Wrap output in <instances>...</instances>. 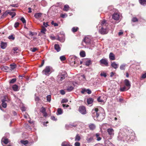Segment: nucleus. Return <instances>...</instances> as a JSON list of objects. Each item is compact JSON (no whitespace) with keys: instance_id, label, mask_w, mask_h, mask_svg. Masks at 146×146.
Segmentation results:
<instances>
[{"instance_id":"20e7f679","label":"nucleus","mask_w":146,"mask_h":146,"mask_svg":"<svg viewBox=\"0 0 146 146\" xmlns=\"http://www.w3.org/2000/svg\"><path fill=\"white\" fill-rule=\"evenodd\" d=\"M66 76V73L64 72H62L60 73L57 76V81L59 83H61L62 81L64 79Z\"/></svg>"},{"instance_id":"e2e57ef3","label":"nucleus","mask_w":146,"mask_h":146,"mask_svg":"<svg viewBox=\"0 0 146 146\" xmlns=\"http://www.w3.org/2000/svg\"><path fill=\"white\" fill-rule=\"evenodd\" d=\"M19 23L18 22L16 23L14 25V27L15 28H17L19 27Z\"/></svg>"},{"instance_id":"e433bc0d","label":"nucleus","mask_w":146,"mask_h":146,"mask_svg":"<svg viewBox=\"0 0 146 146\" xmlns=\"http://www.w3.org/2000/svg\"><path fill=\"white\" fill-rule=\"evenodd\" d=\"M100 134L97 133L96 134V136L97 138V140L98 141H100L101 139V138L100 137Z\"/></svg>"},{"instance_id":"bf43d9fd","label":"nucleus","mask_w":146,"mask_h":146,"mask_svg":"<svg viewBox=\"0 0 146 146\" xmlns=\"http://www.w3.org/2000/svg\"><path fill=\"white\" fill-rule=\"evenodd\" d=\"M9 38L10 39H11L13 40L15 39V37L13 35H11L9 36Z\"/></svg>"},{"instance_id":"864d4df0","label":"nucleus","mask_w":146,"mask_h":146,"mask_svg":"<svg viewBox=\"0 0 146 146\" xmlns=\"http://www.w3.org/2000/svg\"><path fill=\"white\" fill-rule=\"evenodd\" d=\"M132 21L134 22H136L138 21V19L135 17H133L132 19Z\"/></svg>"},{"instance_id":"680f3d73","label":"nucleus","mask_w":146,"mask_h":146,"mask_svg":"<svg viewBox=\"0 0 146 146\" xmlns=\"http://www.w3.org/2000/svg\"><path fill=\"white\" fill-rule=\"evenodd\" d=\"M51 23L52 25H53L54 26H57L58 25L57 23H54L53 21H52Z\"/></svg>"},{"instance_id":"4468645a","label":"nucleus","mask_w":146,"mask_h":146,"mask_svg":"<svg viewBox=\"0 0 146 146\" xmlns=\"http://www.w3.org/2000/svg\"><path fill=\"white\" fill-rule=\"evenodd\" d=\"M9 142V140L8 139L5 138V137H3L2 139L1 140V143L3 144V143L5 144H7Z\"/></svg>"},{"instance_id":"a211bd4d","label":"nucleus","mask_w":146,"mask_h":146,"mask_svg":"<svg viewBox=\"0 0 146 146\" xmlns=\"http://www.w3.org/2000/svg\"><path fill=\"white\" fill-rule=\"evenodd\" d=\"M109 57L110 59L111 60H114L115 59L114 54L112 52L110 53Z\"/></svg>"},{"instance_id":"6e6552de","label":"nucleus","mask_w":146,"mask_h":146,"mask_svg":"<svg viewBox=\"0 0 146 146\" xmlns=\"http://www.w3.org/2000/svg\"><path fill=\"white\" fill-rule=\"evenodd\" d=\"M100 62L101 65H102L103 64H104L106 66H108V60L106 58L102 59L100 61Z\"/></svg>"},{"instance_id":"f3484780","label":"nucleus","mask_w":146,"mask_h":146,"mask_svg":"<svg viewBox=\"0 0 146 146\" xmlns=\"http://www.w3.org/2000/svg\"><path fill=\"white\" fill-rule=\"evenodd\" d=\"M42 13H37L35 14L34 17L36 19H39L41 16Z\"/></svg>"},{"instance_id":"cd10ccee","label":"nucleus","mask_w":146,"mask_h":146,"mask_svg":"<svg viewBox=\"0 0 146 146\" xmlns=\"http://www.w3.org/2000/svg\"><path fill=\"white\" fill-rule=\"evenodd\" d=\"M126 66V64H121L120 66V69L121 70H124L125 69V67Z\"/></svg>"},{"instance_id":"4c0bfd02","label":"nucleus","mask_w":146,"mask_h":146,"mask_svg":"<svg viewBox=\"0 0 146 146\" xmlns=\"http://www.w3.org/2000/svg\"><path fill=\"white\" fill-rule=\"evenodd\" d=\"M7 96H4L3 98H2L1 101L2 102H5L7 101Z\"/></svg>"},{"instance_id":"412c9836","label":"nucleus","mask_w":146,"mask_h":146,"mask_svg":"<svg viewBox=\"0 0 146 146\" xmlns=\"http://www.w3.org/2000/svg\"><path fill=\"white\" fill-rule=\"evenodd\" d=\"M129 88H127V86H124L123 87L121 88L120 89V91L121 92H123L127 91L129 90Z\"/></svg>"},{"instance_id":"69168bd1","label":"nucleus","mask_w":146,"mask_h":146,"mask_svg":"<svg viewBox=\"0 0 146 146\" xmlns=\"http://www.w3.org/2000/svg\"><path fill=\"white\" fill-rule=\"evenodd\" d=\"M35 100L36 101H38L40 99L38 96H36V94H35Z\"/></svg>"},{"instance_id":"052dcab7","label":"nucleus","mask_w":146,"mask_h":146,"mask_svg":"<svg viewBox=\"0 0 146 146\" xmlns=\"http://www.w3.org/2000/svg\"><path fill=\"white\" fill-rule=\"evenodd\" d=\"M86 92L88 94H91L92 93L91 91L89 89H86Z\"/></svg>"},{"instance_id":"72a5a7b5","label":"nucleus","mask_w":146,"mask_h":146,"mask_svg":"<svg viewBox=\"0 0 146 146\" xmlns=\"http://www.w3.org/2000/svg\"><path fill=\"white\" fill-rule=\"evenodd\" d=\"M87 103L88 104H92L93 102V100L92 98H89L87 99Z\"/></svg>"},{"instance_id":"58836bf2","label":"nucleus","mask_w":146,"mask_h":146,"mask_svg":"<svg viewBox=\"0 0 146 146\" xmlns=\"http://www.w3.org/2000/svg\"><path fill=\"white\" fill-rule=\"evenodd\" d=\"M78 29V27H74L72 28V31L74 33L76 32Z\"/></svg>"},{"instance_id":"9b49d317","label":"nucleus","mask_w":146,"mask_h":146,"mask_svg":"<svg viewBox=\"0 0 146 146\" xmlns=\"http://www.w3.org/2000/svg\"><path fill=\"white\" fill-rule=\"evenodd\" d=\"M120 18V15L119 14L117 13H114L112 15V18L116 20H118Z\"/></svg>"},{"instance_id":"a878e982","label":"nucleus","mask_w":146,"mask_h":146,"mask_svg":"<svg viewBox=\"0 0 146 146\" xmlns=\"http://www.w3.org/2000/svg\"><path fill=\"white\" fill-rule=\"evenodd\" d=\"M7 46V44L6 43L2 42L1 44V47L3 49H5Z\"/></svg>"},{"instance_id":"338daca9","label":"nucleus","mask_w":146,"mask_h":146,"mask_svg":"<svg viewBox=\"0 0 146 146\" xmlns=\"http://www.w3.org/2000/svg\"><path fill=\"white\" fill-rule=\"evenodd\" d=\"M80 143L79 142H76L74 144L75 146H80Z\"/></svg>"},{"instance_id":"3c124183","label":"nucleus","mask_w":146,"mask_h":146,"mask_svg":"<svg viewBox=\"0 0 146 146\" xmlns=\"http://www.w3.org/2000/svg\"><path fill=\"white\" fill-rule=\"evenodd\" d=\"M2 105L3 107L4 108H5L7 107V104L5 102H2Z\"/></svg>"},{"instance_id":"c9c22d12","label":"nucleus","mask_w":146,"mask_h":146,"mask_svg":"<svg viewBox=\"0 0 146 146\" xmlns=\"http://www.w3.org/2000/svg\"><path fill=\"white\" fill-rule=\"evenodd\" d=\"M21 143L22 144L24 145H28L29 144V142L28 141H23V140H21Z\"/></svg>"},{"instance_id":"5fc2aeb1","label":"nucleus","mask_w":146,"mask_h":146,"mask_svg":"<svg viewBox=\"0 0 146 146\" xmlns=\"http://www.w3.org/2000/svg\"><path fill=\"white\" fill-rule=\"evenodd\" d=\"M100 75L102 76H104L105 77H106L107 76L106 73H105L104 72L101 73L100 74Z\"/></svg>"},{"instance_id":"4d7b16f0","label":"nucleus","mask_w":146,"mask_h":146,"mask_svg":"<svg viewBox=\"0 0 146 146\" xmlns=\"http://www.w3.org/2000/svg\"><path fill=\"white\" fill-rule=\"evenodd\" d=\"M90 62L91 61L90 60L86 61V65L87 66H89L90 64Z\"/></svg>"},{"instance_id":"0e129e2a","label":"nucleus","mask_w":146,"mask_h":146,"mask_svg":"<svg viewBox=\"0 0 146 146\" xmlns=\"http://www.w3.org/2000/svg\"><path fill=\"white\" fill-rule=\"evenodd\" d=\"M11 6L13 7H18V5L17 4H13L10 5Z\"/></svg>"},{"instance_id":"09e8293b","label":"nucleus","mask_w":146,"mask_h":146,"mask_svg":"<svg viewBox=\"0 0 146 146\" xmlns=\"http://www.w3.org/2000/svg\"><path fill=\"white\" fill-rule=\"evenodd\" d=\"M86 89L84 88H82L81 91V93L82 94H85V93L86 92Z\"/></svg>"},{"instance_id":"4be33fe9","label":"nucleus","mask_w":146,"mask_h":146,"mask_svg":"<svg viewBox=\"0 0 146 146\" xmlns=\"http://www.w3.org/2000/svg\"><path fill=\"white\" fill-rule=\"evenodd\" d=\"M62 146H72L69 142L64 141L62 144Z\"/></svg>"},{"instance_id":"f257e3e1","label":"nucleus","mask_w":146,"mask_h":146,"mask_svg":"<svg viewBox=\"0 0 146 146\" xmlns=\"http://www.w3.org/2000/svg\"><path fill=\"white\" fill-rule=\"evenodd\" d=\"M92 116L99 121H102L105 117V114L104 112H100L97 108H95L92 110Z\"/></svg>"},{"instance_id":"393cba45","label":"nucleus","mask_w":146,"mask_h":146,"mask_svg":"<svg viewBox=\"0 0 146 146\" xmlns=\"http://www.w3.org/2000/svg\"><path fill=\"white\" fill-rule=\"evenodd\" d=\"M6 13H7L9 14L11 16V17L12 18L13 17L16 15V13L14 12H8L6 11Z\"/></svg>"},{"instance_id":"f8f14e48","label":"nucleus","mask_w":146,"mask_h":146,"mask_svg":"<svg viewBox=\"0 0 146 146\" xmlns=\"http://www.w3.org/2000/svg\"><path fill=\"white\" fill-rule=\"evenodd\" d=\"M107 131L108 134L110 135L111 136L113 135L114 134V130L112 128H108L107 129Z\"/></svg>"},{"instance_id":"c03bdc74","label":"nucleus","mask_w":146,"mask_h":146,"mask_svg":"<svg viewBox=\"0 0 146 146\" xmlns=\"http://www.w3.org/2000/svg\"><path fill=\"white\" fill-rule=\"evenodd\" d=\"M16 80V78H13L10 81L9 83L11 84H13L15 82Z\"/></svg>"},{"instance_id":"1a4fd4ad","label":"nucleus","mask_w":146,"mask_h":146,"mask_svg":"<svg viewBox=\"0 0 146 146\" xmlns=\"http://www.w3.org/2000/svg\"><path fill=\"white\" fill-rule=\"evenodd\" d=\"M79 111L82 114H84L86 113V110L85 108L83 106H81L79 107Z\"/></svg>"},{"instance_id":"79ce46f5","label":"nucleus","mask_w":146,"mask_h":146,"mask_svg":"<svg viewBox=\"0 0 146 146\" xmlns=\"http://www.w3.org/2000/svg\"><path fill=\"white\" fill-rule=\"evenodd\" d=\"M47 100V101L50 102L51 100V96L50 95H48L46 96Z\"/></svg>"},{"instance_id":"774afa93","label":"nucleus","mask_w":146,"mask_h":146,"mask_svg":"<svg viewBox=\"0 0 146 146\" xmlns=\"http://www.w3.org/2000/svg\"><path fill=\"white\" fill-rule=\"evenodd\" d=\"M142 78H146V72L142 75Z\"/></svg>"},{"instance_id":"b1692460","label":"nucleus","mask_w":146,"mask_h":146,"mask_svg":"<svg viewBox=\"0 0 146 146\" xmlns=\"http://www.w3.org/2000/svg\"><path fill=\"white\" fill-rule=\"evenodd\" d=\"M111 65L112 67L115 69L117 68L118 66V65L115 62L111 63Z\"/></svg>"},{"instance_id":"c756f323","label":"nucleus","mask_w":146,"mask_h":146,"mask_svg":"<svg viewBox=\"0 0 146 146\" xmlns=\"http://www.w3.org/2000/svg\"><path fill=\"white\" fill-rule=\"evenodd\" d=\"M74 89V87L72 86H68L67 88V90L69 92H70Z\"/></svg>"},{"instance_id":"39448f33","label":"nucleus","mask_w":146,"mask_h":146,"mask_svg":"<svg viewBox=\"0 0 146 146\" xmlns=\"http://www.w3.org/2000/svg\"><path fill=\"white\" fill-rule=\"evenodd\" d=\"M108 25V24L107 23V21L106 20L103 19L99 23L98 26L99 27V28H106Z\"/></svg>"},{"instance_id":"f03ea898","label":"nucleus","mask_w":146,"mask_h":146,"mask_svg":"<svg viewBox=\"0 0 146 146\" xmlns=\"http://www.w3.org/2000/svg\"><path fill=\"white\" fill-rule=\"evenodd\" d=\"M78 59L74 55H71L68 58V60L70 64L72 66H77L78 64L77 62Z\"/></svg>"},{"instance_id":"37998d69","label":"nucleus","mask_w":146,"mask_h":146,"mask_svg":"<svg viewBox=\"0 0 146 146\" xmlns=\"http://www.w3.org/2000/svg\"><path fill=\"white\" fill-rule=\"evenodd\" d=\"M11 68L12 70H13L16 68V65L15 64H11Z\"/></svg>"},{"instance_id":"7ed1b4c3","label":"nucleus","mask_w":146,"mask_h":146,"mask_svg":"<svg viewBox=\"0 0 146 146\" xmlns=\"http://www.w3.org/2000/svg\"><path fill=\"white\" fill-rule=\"evenodd\" d=\"M52 68L49 66H47L42 71V73L43 75L48 76L52 72Z\"/></svg>"},{"instance_id":"a19ab883","label":"nucleus","mask_w":146,"mask_h":146,"mask_svg":"<svg viewBox=\"0 0 146 146\" xmlns=\"http://www.w3.org/2000/svg\"><path fill=\"white\" fill-rule=\"evenodd\" d=\"M121 135L122 134L121 133H119V134L118 135V139L119 140H121L122 138H123V135L121 136Z\"/></svg>"},{"instance_id":"a18cd8bd","label":"nucleus","mask_w":146,"mask_h":146,"mask_svg":"<svg viewBox=\"0 0 146 146\" xmlns=\"http://www.w3.org/2000/svg\"><path fill=\"white\" fill-rule=\"evenodd\" d=\"M40 111L42 113H45L46 109L42 107L41 108Z\"/></svg>"},{"instance_id":"603ef678","label":"nucleus","mask_w":146,"mask_h":146,"mask_svg":"<svg viewBox=\"0 0 146 146\" xmlns=\"http://www.w3.org/2000/svg\"><path fill=\"white\" fill-rule=\"evenodd\" d=\"M20 20L24 24L26 23V20L23 17H21Z\"/></svg>"},{"instance_id":"49530a36","label":"nucleus","mask_w":146,"mask_h":146,"mask_svg":"<svg viewBox=\"0 0 146 146\" xmlns=\"http://www.w3.org/2000/svg\"><path fill=\"white\" fill-rule=\"evenodd\" d=\"M60 59L61 61H63L65 60L66 58L64 56H60Z\"/></svg>"},{"instance_id":"9d476101","label":"nucleus","mask_w":146,"mask_h":146,"mask_svg":"<svg viewBox=\"0 0 146 146\" xmlns=\"http://www.w3.org/2000/svg\"><path fill=\"white\" fill-rule=\"evenodd\" d=\"M86 140L88 143H90L94 140L93 137L90 134H88L86 137Z\"/></svg>"},{"instance_id":"473e14b6","label":"nucleus","mask_w":146,"mask_h":146,"mask_svg":"<svg viewBox=\"0 0 146 146\" xmlns=\"http://www.w3.org/2000/svg\"><path fill=\"white\" fill-rule=\"evenodd\" d=\"M69 8V7L68 5H66L64 6L63 10L64 11H68Z\"/></svg>"},{"instance_id":"dca6fc26","label":"nucleus","mask_w":146,"mask_h":146,"mask_svg":"<svg viewBox=\"0 0 146 146\" xmlns=\"http://www.w3.org/2000/svg\"><path fill=\"white\" fill-rule=\"evenodd\" d=\"M104 146H115L111 142L109 141H106Z\"/></svg>"},{"instance_id":"0eeeda50","label":"nucleus","mask_w":146,"mask_h":146,"mask_svg":"<svg viewBox=\"0 0 146 146\" xmlns=\"http://www.w3.org/2000/svg\"><path fill=\"white\" fill-rule=\"evenodd\" d=\"M99 31L101 34L103 35L106 34L108 33L107 27L99 28Z\"/></svg>"},{"instance_id":"6ab92c4d","label":"nucleus","mask_w":146,"mask_h":146,"mask_svg":"<svg viewBox=\"0 0 146 146\" xmlns=\"http://www.w3.org/2000/svg\"><path fill=\"white\" fill-rule=\"evenodd\" d=\"M54 47L55 50L57 52H59L60 50V48L58 44H55L54 46Z\"/></svg>"},{"instance_id":"bb28decb","label":"nucleus","mask_w":146,"mask_h":146,"mask_svg":"<svg viewBox=\"0 0 146 146\" xmlns=\"http://www.w3.org/2000/svg\"><path fill=\"white\" fill-rule=\"evenodd\" d=\"M12 88L15 91H17L18 90V87L16 84L13 85L12 87Z\"/></svg>"},{"instance_id":"f704fd0d","label":"nucleus","mask_w":146,"mask_h":146,"mask_svg":"<svg viewBox=\"0 0 146 146\" xmlns=\"http://www.w3.org/2000/svg\"><path fill=\"white\" fill-rule=\"evenodd\" d=\"M80 137L79 134H77L75 138V141H79L80 139Z\"/></svg>"},{"instance_id":"aec40b11","label":"nucleus","mask_w":146,"mask_h":146,"mask_svg":"<svg viewBox=\"0 0 146 146\" xmlns=\"http://www.w3.org/2000/svg\"><path fill=\"white\" fill-rule=\"evenodd\" d=\"M96 126L95 124L93 123L90 124L89 125V127L90 130H93L96 128Z\"/></svg>"},{"instance_id":"ea45409f","label":"nucleus","mask_w":146,"mask_h":146,"mask_svg":"<svg viewBox=\"0 0 146 146\" xmlns=\"http://www.w3.org/2000/svg\"><path fill=\"white\" fill-rule=\"evenodd\" d=\"M57 112L59 115L61 114L62 113V111L61 108H59L57 110Z\"/></svg>"},{"instance_id":"ddd939ff","label":"nucleus","mask_w":146,"mask_h":146,"mask_svg":"<svg viewBox=\"0 0 146 146\" xmlns=\"http://www.w3.org/2000/svg\"><path fill=\"white\" fill-rule=\"evenodd\" d=\"M124 83L125 86L130 89L131 85L129 80L127 79H125L124 80Z\"/></svg>"},{"instance_id":"2f4dec72","label":"nucleus","mask_w":146,"mask_h":146,"mask_svg":"<svg viewBox=\"0 0 146 146\" xmlns=\"http://www.w3.org/2000/svg\"><path fill=\"white\" fill-rule=\"evenodd\" d=\"M42 29L41 31V32L43 34H45V32L46 31V29L43 26H42Z\"/></svg>"},{"instance_id":"de8ad7c7","label":"nucleus","mask_w":146,"mask_h":146,"mask_svg":"<svg viewBox=\"0 0 146 146\" xmlns=\"http://www.w3.org/2000/svg\"><path fill=\"white\" fill-rule=\"evenodd\" d=\"M13 52L14 53H17L18 52L17 51L18 50V48L17 47H15L13 48Z\"/></svg>"},{"instance_id":"2eb2a0df","label":"nucleus","mask_w":146,"mask_h":146,"mask_svg":"<svg viewBox=\"0 0 146 146\" xmlns=\"http://www.w3.org/2000/svg\"><path fill=\"white\" fill-rule=\"evenodd\" d=\"M57 40L60 41L61 42H64L65 40L64 35H62L61 37H60L58 36H57Z\"/></svg>"},{"instance_id":"6e6d98bb","label":"nucleus","mask_w":146,"mask_h":146,"mask_svg":"<svg viewBox=\"0 0 146 146\" xmlns=\"http://www.w3.org/2000/svg\"><path fill=\"white\" fill-rule=\"evenodd\" d=\"M43 25L44 26V27H47L49 25L48 24V23L46 22L45 23V22H43Z\"/></svg>"},{"instance_id":"8fccbe9b","label":"nucleus","mask_w":146,"mask_h":146,"mask_svg":"<svg viewBox=\"0 0 146 146\" xmlns=\"http://www.w3.org/2000/svg\"><path fill=\"white\" fill-rule=\"evenodd\" d=\"M68 100L67 99H64L62 100L61 101V103H65L68 102Z\"/></svg>"},{"instance_id":"5701e85b","label":"nucleus","mask_w":146,"mask_h":146,"mask_svg":"<svg viewBox=\"0 0 146 146\" xmlns=\"http://www.w3.org/2000/svg\"><path fill=\"white\" fill-rule=\"evenodd\" d=\"M84 41L87 44H89L90 41V39L88 37H85L84 40Z\"/></svg>"},{"instance_id":"423d86ee","label":"nucleus","mask_w":146,"mask_h":146,"mask_svg":"<svg viewBox=\"0 0 146 146\" xmlns=\"http://www.w3.org/2000/svg\"><path fill=\"white\" fill-rule=\"evenodd\" d=\"M107 99V96L103 94L100 96L97 100L99 102H104L106 101Z\"/></svg>"},{"instance_id":"13d9d810","label":"nucleus","mask_w":146,"mask_h":146,"mask_svg":"<svg viewBox=\"0 0 146 146\" xmlns=\"http://www.w3.org/2000/svg\"><path fill=\"white\" fill-rule=\"evenodd\" d=\"M67 15L66 14H62L61 15H60L61 17L63 18H65V17H67Z\"/></svg>"},{"instance_id":"7c9ffc66","label":"nucleus","mask_w":146,"mask_h":146,"mask_svg":"<svg viewBox=\"0 0 146 146\" xmlns=\"http://www.w3.org/2000/svg\"><path fill=\"white\" fill-rule=\"evenodd\" d=\"M80 55L81 57H84L86 56L85 52L84 51L82 50L80 52Z\"/></svg>"},{"instance_id":"c85d7f7f","label":"nucleus","mask_w":146,"mask_h":146,"mask_svg":"<svg viewBox=\"0 0 146 146\" xmlns=\"http://www.w3.org/2000/svg\"><path fill=\"white\" fill-rule=\"evenodd\" d=\"M139 2L141 5H144L146 4V0H139Z\"/></svg>"}]
</instances>
